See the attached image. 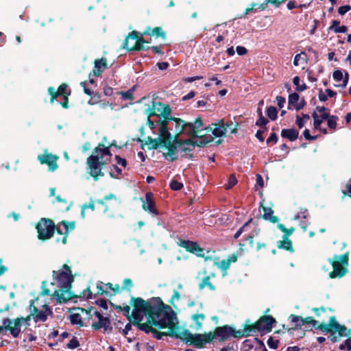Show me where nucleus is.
<instances>
[{
    "mask_svg": "<svg viewBox=\"0 0 351 351\" xmlns=\"http://www.w3.org/2000/svg\"><path fill=\"white\" fill-rule=\"evenodd\" d=\"M62 270L53 271V278L56 280L59 289L56 290L51 296L56 299L59 304L66 303L69 300L76 298L77 295L71 291V284L74 281V276L71 270V267L64 264Z\"/></svg>",
    "mask_w": 351,
    "mask_h": 351,
    "instance_id": "nucleus-1",
    "label": "nucleus"
},
{
    "mask_svg": "<svg viewBox=\"0 0 351 351\" xmlns=\"http://www.w3.org/2000/svg\"><path fill=\"white\" fill-rule=\"evenodd\" d=\"M304 324H311L315 329L319 330L324 334L329 333L328 338L332 343L339 342L343 336L350 335V329L340 324L335 316L329 317L328 323H326L323 319L319 324V321L315 320L313 317H302V325Z\"/></svg>",
    "mask_w": 351,
    "mask_h": 351,
    "instance_id": "nucleus-2",
    "label": "nucleus"
},
{
    "mask_svg": "<svg viewBox=\"0 0 351 351\" xmlns=\"http://www.w3.org/2000/svg\"><path fill=\"white\" fill-rule=\"evenodd\" d=\"M130 304L133 306V311L143 313L145 316L155 315L156 317H161V311L165 308L159 297H153L149 301L140 297H132Z\"/></svg>",
    "mask_w": 351,
    "mask_h": 351,
    "instance_id": "nucleus-3",
    "label": "nucleus"
},
{
    "mask_svg": "<svg viewBox=\"0 0 351 351\" xmlns=\"http://www.w3.org/2000/svg\"><path fill=\"white\" fill-rule=\"evenodd\" d=\"M349 252H347L342 255H334L332 258H328V262L331 264L333 270L328 274L330 278H341L348 272V266L349 261Z\"/></svg>",
    "mask_w": 351,
    "mask_h": 351,
    "instance_id": "nucleus-4",
    "label": "nucleus"
},
{
    "mask_svg": "<svg viewBox=\"0 0 351 351\" xmlns=\"http://www.w3.org/2000/svg\"><path fill=\"white\" fill-rule=\"evenodd\" d=\"M182 340L185 343L193 346L198 349L204 348L206 343H210L213 341V335L210 332L203 334H192L189 330L184 329L182 331Z\"/></svg>",
    "mask_w": 351,
    "mask_h": 351,
    "instance_id": "nucleus-5",
    "label": "nucleus"
},
{
    "mask_svg": "<svg viewBox=\"0 0 351 351\" xmlns=\"http://www.w3.org/2000/svg\"><path fill=\"white\" fill-rule=\"evenodd\" d=\"M99 157V154H93V152L86 159L88 173L95 181H97L99 177L104 176L102 169L106 163L104 160H101Z\"/></svg>",
    "mask_w": 351,
    "mask_h": 351,
    "instance_id": "nucleus-6",
    "label": "nucleus"
},
{
    "mask_svg": "<svg viewBox=\"0 0 351 351\" xmlns=\"http://www.w3.org/2000/svg\"><path fill=\"white\" fill-rule=\"evenodd\" d=\"M165 308L161 311L162 317L154 318V326H157L160 329L173 326L178 324L176 315L172 310L171 307L164 303Z\"/></svg>",
    "mask_w": 351,
    "mask_h": 351,
    "instance_id": "nucleus-7",
    "label": "nucleus"
},
{
    "mask_svg": "<svg viewBox=\"0 0 351 351\" xmlns=\"http://www.w3.org/2000/svg\"><path fill=\"white\" fill-rule=\"evenodd\" d=\"M38 233V239L46 241L51 239L54 234L56 225L53 221L48 218H41L36 226Z\"/></svg>",
    "mask_w": 351,
    "mask_h": 351,
    "instance_id": "nucleus-8",
    "label": "nucleus"
},
{
    "mask_svg": "<svg viewBox=\"0 0 351 351\" xmlns=\"http://www.w3.org/2000/svg\"><path fill=\"white\" fill-rule=\"evenodd\" d=\"M213 335V339L215 338L220 342L229 340L231 337L234 338H239L240 333L235 327L231 325H223L222 326H217L214 331L210 332Z\"/></svg>",
    "mask_w": 351,
    "mask_h": 351,
    "instance_id": "nucleus-9",
    "label": "nucleus"
},
{
    "mask_svg": "<svg viewBox=\"0 0 351 351\" xmlns=\"http://www.w3.org/2000/svg\"><path fill=\"white\" fill-rule=\"evenodd\" d=\"M79 309L82 312H86L87 314H90V313L94 311L93 315L98 319V321L92 323L91 328L93 330H99L101 328H104L106 331H111L112 330L110 318L108 317H104L101 313L97 310H95L94 307L91 306L88 310L83 308H79Z\"/></svg>",
    "mask_w": 351,
    "mask_h": 351,
    "instance_id": "nucleus-10",
    "label": "nucleus"
},
{
    "mask_svg": "<svg viewBox=\"0 0 351 351\" xmlns=\"http://www.w3.org/2000/svg\"><path fill=\"white\" fill-rule=\"evenodd\" d=\"M274 323H276V321L271 315H264L261 316L256 321L258 332H260L261 335L271 332Z\"/></svg>",
    "mask_w": 351,
    "mask_h": 351,
    "instance_id": "nucleus-11",
    "label": "nucleus"
},
{
    "mask_svg": "<svg viewBox=\"0 0 351 351\" xmlns=\"http://www.w3.org/2000/svg\"><path fill=\"white\" fill-rule=\"evenodd\" d=\"M59 157L56 155L48 153L47 150L42 154L38 155V160L42 165H47L49 167V170L51 171H56L58 167L57 160Z\"/></svg>",
    "mask_w": 351,
    "mask_h": 351,
    "instance_id": "nucleus-12",
    "label": "nucleus"
},
{
    "mask_svg": "<svg viewBox=\"0 0 351 351\" xmlns=\"http://www.w3.org/2000/svg\"><path fill=\"white\" fill-rule=\"evenodd\" d=\"M204 130H206V132H211L214 138L225 136L227 132L223 119L212 123L211 126L205 127Z\"/></svg>",
    "mask_w": 351,
    "mask_h": 351,
    "instance_id": "nucleus-13",
    "label": "nucleus"
},
{
    "mask_svg": "<svg viewBox=\"0 0 351 351\" xmlns=\"http://www.w3.org/2000/svg\"><path fill=\"white\" fill-rule=\"evenodd\" d=\"M179 246L184 248L187 252L195 254L198 257L203 258L204 256V249L201 247L197 242L189 240H180Z\"/></svg>",
    "mask_w": 351,
    "mask_h": 351,
    "instance_id": "nucleus-14",
    "label": "nucleus"
},
{
    "mask_svg": "<svg viewBox=\"0 0 351 351\" xmlns=\"http://www.w3.org/2000/svg\"><path fill=\"white\" fill-rule=\"evenodd\" d=\"M142 208L145 211L148 212L155 216L159 215L158 210L156 208V204L152 192H147L145 195V199H141Z\"/></svg>",
    "mask_w": 351,
    "mask_h": 351,
    "instance_id": "nucleus-15",
    "label": "nucleus"
},
{
    "mask_svg": "<svg viewBox=\"0 0 351 351\" xmlns=\"http://www.w3.org/2000/svg\"><path fill=\"white\" fill-rule=\"evenodd\" d=\"M156 124L159 125V138L162 145L172 141L173 136L169 130V122L165 121H157Z\"/></svg>",
    "mask_w": 351,
    "mask_h": 351,
    "instance_id": "nucleus-16",
    "label": "nucleus"
},
{
    "mask_svg": "<svg viewBox=\"0 0 351 351\" xmlns=\"http://www.w3.org/2000/svg\"><path fill=\"white\" fill-rule=\"evenodd\" d=\"M243 344L246 351H267L263 341L257 337H255L253 341L245 339Z\"/></svg>",
    "mask_w": 351,
    "mask_h": 351,
    "instance_id": "nucleus-17",
    "label": "nucleus"
},
{
    "mask_svg": "<svg viewBox=\"0 0 351 351\" xmlns=\"http://www.w3.org/2000/svg\"><path fill=\"white\" fill-rule=\"evenodd\" d=\"M156 105L158 106V108L156 109L157 112H158L157 117L160 118L158 121H165V122H169L173 117L171 115L172 110L169 105L162 102H157Z\"/></svg>",
    "mask_w": 351,
    "mask_h": 351,
    "instance_id": "nucleus-18",
    "label": "nucleus"
},
{
    "mask_svg": "<svg viewBox=\"0 0 351 351\" xmlns=\"http://www.w3.org/2000/svg\"><path fill=\"white\" fill-rule=\"evenodd\" d=\"M202 127L203 121L202 118L200 117L195 118L193 123L189 122L187 136L193 138H196L198 136V134H200L204 130V128H202Z\"/></svg>",
    "mask_w": 351,
    "mask_h": 351,
    "instance_id": "nucleus-19",
    "label": "nucleus"
},
{
    "mask_svg": "<svg viewBox=\"0 0 351 351\" xmlns=\"http://www.w3.org/2000/svg\"><path fill=\"white\" fill-rule=\"evenodd\" d=\"M53 314L52 310L51 308L45 304L43 306V310H38L36 313L34 315H32V317L36 323L38 322H45L47 319L48 315H51Z\"/></svg>",
    "mask_w": 351,
    "mask_h": 351,
    "instance_id": "nucleus-20",
    "label": "nucleus"
},
{
    "mask_svg": "<svg viewBox=\"0 0 351 351\" xmlns=\"http://www.w3.org/2000/svg\"><path fill=\"white\" fill-rule=\"evenodd\" d=\"M171 121H173L176 123L175 125V134L180 135L181 134H184L187 135V131L189 130L188 125L189 122L180 119L173 117Z\"/></svg>",
    "mask_w": 351,
    "mask_h": 351,
    "instance_id": "nucleus-21",
    "label": "nucleus"
},
{
    "mask_svg": "<svg viewBox=\"0 0 351 351\" xmlns=\"http://www.w3.org/2000/svg\"><path fill=\"white\" fill-rule=\"evenodd\" d=\"M108 68L107 60L106 58L95 59L94 61V68L93 74L96 77H99L103 71Z\"/></svg>",
    "mask_w": 351,
    "mask_h": 351,
    "instance_id": "nucleus-22",
    "label": "nucleus"
},
{
    "mask_svg": "<svg viewBox=\"0 0 351 351\" xmlns=\"http://www.w3.org/2000/svg\"><path fill=\"white\" fill-rule=\"evenodd\" d=\"M58 225H62L65 229V231L64 232V236L62 237V239L60 238L56 239V242L59 243L60 241L63 244L66 243L67 237L69 235V233L70 231H72L75 228V221H67L65 220L61 221Z\"/></svg>",
    "mask_w": 351,
    "mask_h": 351,
    "instance_id": "nucleus-23",
    "label": "nucleus"
},
{
    "mask_svg": "<svg viewBox=\"0 0 351 351\" xmlns=\"http://www.w3.org/2000/svg\"><path fill=\"white\" fill-rule=\"evenodd\" d=\"M141 36L147 35L155 36L156 38L160 37L162 39L166 38V32L161 27H156L152 29L150 27H147L146 29L141 33Z\"/></svg>",
    "mask_w": 351,
    "mask_h": 351,
    "instance_id": "nucleus-24",
    "label": "nucleus"
},
{
    "mask_svg": "<svg viewBox=\"0 0 351 351\" xmlns=\"http://www.w3.org/2000/svg\"><path fill=\"white\" fill-rule=\"evenodd\" d=\"M249 322L250 320L246 321L243 330H238L239 332L240 333L239 338H241L242 337H249L253 335L254 332H258L256 322L251 324H249Z\"/></svg>",
    "mask_w": 351,
    "mask_h": 351,
    "instance_id": "nucleus-25",
    "label": "nucleus"
},
{
    "mask_svg": "<svg viewBox=\"0 0 351 351\" xmlns=\"http://www.w3.org/2000/svg\"><path fill=\"white\" fill-rule=\"evenodd\" d=\"M32 317V316H30V314H29L25 317H19L12 320V324H13L12 331L14 332H16L17 337H19V335H20V333L21 332V327L22 326V324L23 322H25L27 325H28L29 322L31 320Z\"/></svg>",
    "mask_w": 351,
    "mask_h": 351,
    "instance_id": "nucleus-26",
    "label": "nucleus"
},
{
    "mask_svg": "<svg viewBox=\"0 0 351 351\" xmlns=\"http://www.w3.org/2000/svg\"><path fill=\"white\" fill-rule=\"evenodd\" d=\"M147 317V322L146 323H141V324H138V328L145 333H149L152 332L154 328L152 327L154 326V318H157L155 315H150Z\"/></svg>",
    "mask_w": 351,
    "mask_h": 351,
    "instance_id": "nucleus-27",
    "label": "nucleus"
},
{
    "mask_svg": "<svg viewBox=\"0 0 351 351\" xmlns=\"http://www.w3.org/2000/svg\"><path fill=\"white\" fill-rule=\"evenodd\" d=\"M162 146L165 147L168 150L167 153L163 154L164 156L171 162L176 160V151L177 147L172 144V141L163 144Z\"/></svg>",
    "mask_w": 351,
    "mask_h": 351,
    "instance_id": "nucleus-28",
    "label": "nucleus"
},
{
    "mask_svg": "<svg viewBox=\"0 0 351 351\" xmlns=\"http://www.w3.org/2000/svg\"><path fill=\"white\" fill-rule=\"evenodd\" d=\"M129 38H131L132 40H134V39H138V41L143 45L145 43H149V41H147L145 40L143 38V36L141 35V33H138V32L136 31H132L131 32L129 33V34L125 37V38L124 39L123 42V44H122V47L123 48H128V43H129L128 42V40Z\"/></svg>",
    "mask_w": 351,
    "mask_h": 351,
    "instance_id": "nucleus-29",
    "label": "nucleus"
},
{
    "mask_svg": "<svg viewBox=\"0 0 351 351\" xmlns=\"http://www.w3.org/2000/svg\"><path fill=\"white\" fill-rule=\"evenodd\" d=\"M299 135V132L295 128L282 129L281 131V136L287 138L290 141H295Z\"/></svg>",
    "mask_w": 351,
    "mask_h": 351,
    "instance_id": "nucleus-30",
    "label": "nucleus"
},
{
    "mask_svg": "<svg viewBox=\"0 0 351 351\" xmlns=\"http://www.w3.org/2000/svg\"><path fill=\"white\" fill-rule=\"evenodd\" d=\"M93 154H99L101 160H103L104 156H112L110 147L108 146L105 147L103 143H99L98 145L93 149Z\"/></svg>",
    "mask_w": 351,
    "mask_h": 351,
    "instance_id": "nucleus-31",
    "label": "nucleus"
},
{
    "mask_svg": "<svg viewBox=\"0 0 351 351\" xmlns=\"http://www.w3.org/2000/svg\"><path fill=\"white\" fill-rule=\"evenodd\" d=\"M289 320L291 323H293L295 326L293 327H291L290 329H288V332H291L292 330H296L298 329H300L302 325V317L295 315V314H291L289 317Z\"/></svg>",
    "mask_w": 351,
    "mask_h": 351,
    "instance_id": "nucleus-32",
    "label": "nucleus"
},
{
    "mask_svg": "<svg viewBox=\"0 0 351 351\" xmlns=\"http://www.w3.org/2000/svg\"><path fill=\"white\" fill-rule=\"evenodd\" d=\"M277 247L279 249L287 250L291 253L294 252L292 241L289 239H282L277 242Z\"/></svg>",
    "mask_w": 351,
    "mask_h": 351,
    "instance_id": "nucleus-33",
    "label": "nucleus"
},
{
    "mask_svg": "<svg viewBox=\"0 0 351 351\" xmlns=\"http://www.w3.org/2000/svg\"><path fill=\"white\" fill-rule=\"evenodd\" d=\"M3 330L10 331L13 337H17L16 332H14L12 331V320L10 318H4L3 319V326H0V334L3 332Z\"/></svg>",
    "mask_w": 351,
    "mask_h": 351,
    "instance_id": "nucleus-34",
    "label": "nucleus"
},
{
    "mask_svg": "<svg viewBox=\"0 0 351 351\" xmlns=\"http://www.w3.org/2000/svg\"><path fill=\"white\" fill-rule=\"evenodd\" d=\"M263 209L264 211L263 215L264 219L268 220L273 223L278 221V217L273 215L274 210L271 208L263 206Z\"/></svg>",
    "mask_w": 351,
    "mask_h": 351,
    "instance_id": "nucleus-35",
    "label": "nucleus"
},
{
    "mask_svg": "<svg viewBox=\"0 0 351 351\" xmlns=\"http://www.w3.org/2000/svg\"><path fill=\"white\" fill-rule=\"evenodd\" d=\"M198 287L199 290H202L206 287H208L210 291H215L216 289L215 286L210 281V276H204L199 283Z\"/></svg>",
    "mask_w": 351,
    "mask_h": 351,
    "instance_id": "nucleus-36",
    "label": "nucleus"
},
{
    "mask_svg": "<svg viewBox=\"0 0 351 351\" xmlns=\"http://www.w3.org/2000/svg\"><path fill=\"white\" fill-rule=\"evenodd\" d=\"M169 330L165 332H162L163 336H169L172 337H175L176 339H182V332L179 333L176 331V330L178 329V324L176 325H173V326L168 327Z\"/></svg>",
    "mask_w": 351,
    "mask_h": 351,
    "instance_id": "nucleus-37",
    "label": "nucleus"
},
{
    "mask_svg": "<svg viewBox=\"0 0 351 351\" xmlns=\"http://www.w3.org/2000/svg\"><path fill=\"white\" fill-rule=\"evenodd\" d=\"M110 199H117V197L112 194L110 193L101 199H97L96 202L104 207L103 212L106 213L108 210V206L106 204V202Z\"/></svg>",
    "mask_w": 351,
    "mask_h": 351,
    "instance_id": "nucleus-38",
    "label": "nucleus"
},
{
    "mask_svg": "<svg viewBox=\"0 0 351 351\" xmlns=\"http://www.w3.org/2000/svg\"><path fill=\"white\" fill-rule=\"evenodd\" d=\"M340 21L333 20L332 25L329 27L330 29H333L335 33H346L348 31V27L346 25L339 26Z\"/></svg>",
    "mask_w": 351,
    "mask_h": 351,
    "instance_id": "nucleus-39",
    "label": "nucleus"
},
{
    "mask_svg": "<svg viewBox=\"0 0 351 351\" xmlns=\"http://www.w3.org/2000/svg\"><path fill=\"white\" fill-rule=\"evenodd\" d=\"M145 143L150 145L148 147V149H157L160 145H162V143L159 138H152L151 136L147 137V141Z\"/></svg>",
    "mask_w": 351,
    "mask_h": 351,
    "instance_id": "nucleus-40",
    "label": "nucleus"
},
{
    "mask_svg": "<svg viewBox=\"0 0 351 351\" xmlns=\"http://www.w3.org/2000/svg\"><path fill=\"white\" fill-rule=\"evenodd\" d=\"M214 140V137L212 134H209V136H206L205 138H199L198 140L195 141V147H204L208 143H211Z\"/></svg>",
    "mask_w": 351,
    "mask_h": 351,
    "instance_id": "nucleus-41",
    "label": "nucleus"
},
{
    "mask_svg": "<svg viewBox=\"0 0 351 351\" xmlns=\"http://www.w3.org/2000/svg\"><path fill=\"white\" fill-rule=\"evenodd\" d=\"M143 313H138L133 311L132 313V322H130L132 323L134 326L138 327V324H141V322L143 319Z\"/></svg>",
    "mask_w": 351,
    "mask_h": 351,
    "instance_id": "nucleus-42",
    "label": "nucleus"
},
{
    "mask_svg": "<svg viewBox=\"0 0 351 351\" xmlns=\"http://www.w3.org/2000/svg\"><path fill=\"white\" fill-rule=\"evenodd\" d=\"M60 97L71 95V90L66 83L61 84L57 89Z\"/></svg>",
    "mask_w": 351,
    "mask_h": 351,
    "instance_id": "nucleus-43",
    "label": "nucleus"
},
{
    "mask_svg": "<svg viewBox=\"0 0 351 351\" xmlns=\"http://www.w3.org/2000/svg\"><path fill=\"white\" fill-rule=\"evenodd\" d=\"M69 320L71 324L78 325L79 327L83 326V322L79 313H72L69 315Z\"/></svg>",
    "mask_w": 351,
    "mask_h": 351,
    "instance_id": "nucleus-44",
    "label": "nucleus"
},
{
    "mask_svg": "<svg viewBox=\"0 0 351 351\" xmlns=\"http://www.w3.org/2000/svg\"><path fill=\"white\" fill-rule=\"evenodd\" d=\"M135 86L128 89L127 91H120L118 93L123 100H132L134 99L133 94L135 90Z\"/></svg>",
    "mask_w": 351,
    "mask_h": 351,
    "instance_id": "nucleus-45",
    "label": "nucleus"
},
{
    "mask_svg": "<svg viewBox=\"0 0 351 351\" xmlns=\"http://www.w3.org/2000/svg\"><path fill=\"white\" fill-rule=\"evenodd\" d=\"M267 116L272 121H275L278 117V110L276 107L270 106L266 110Z\"/></svg>",
    "mask_w": 351,
    "mask_h": 351,
    "instance_id": "nucleus-46",
    "label": "nucleus"
},
{
    "mask_svg": "<svg viewBox=\"0 0 351 351\" xmlns=\"http://www.w3.org/2000/svg\"><path fill=\"white\" fill-rule=\"evenodd\" d=\"M300 80L298 76H295L293 78V83L295 86V90L297 91L302 92L307 89V86L304 83L300 84Z\"/></svg>",
    "mask_w": 351,
    "mask_h": 351,
    "instance_id": "nucleus-47",
    "label": "nucleus"
},
{
    "mask_svg": "<svg viewBox=\"0 0 351 351\" xmlns=\"http://www.w3.org/2000/svg\"><path fill=\"white\" fill-rule=\"evenodd\" d=\"M191 318L195 323L196 330H199L200 328H202V323L199 321V319L204 320L205 319V315L203 313L194 314Z\"/></svg>",
    "mask_w": 351,
    "mask_h": 351,
    "instance_id": "nucleus-48",
    "label": "nucleus"
},
{
    "mask_svg": "<svg viewBox=\"0 0 351 351\" xmlns=\"http://www.w3.org/2000/svg\"><path fill=\"white\" fill-rule=\"evenodd\" d=\"M135 40H136L135 44L132 47H130L129 45L128 44V48H124V49H127L128 51H141L143 49H146V47H145L144 45H143L138 41V39H135Z\"/></svg>",
    "mask_w": 351,
    "mask_h": 351,
    "instance_id": "nucleus-49",
    "label": "nucleus"
},
{
    "mask_svg": "<svg viewBox=\"0 0 351 351\" xmlns=\"http://www.w3.org/2000/svg\"><path fill=\"white\" fill-rule=\"evenodd\" d=\"M339 118L336 115H332L330 119L327 121V125L328 127L332 130V131H335L337 129V121Z\"/></svg>",
    "mask_w": 351,
    "mask_h": 351,
    "instance_id": "nucleus-50",
    "label": "nucleus"
},
{
    "mask_svg": "<svg viewBox=\"0 0 351 351\" xmlns=\"http://www.w3.org/2000/svg\"><path fill=\"white\" fill-rule=\"evenodd\" d=\"M48 93L50 95V103L53 104L55 99L60 96L57 90L53 86H49L47 89Z\"/></svg>",
    "mask_w": 351,
    "mask_h": 351,
    "instance_id": "nucleus-51",
    "label": "nucleus"
},
{
    "mask_svg": "<svg viewBox=\"0 0 351 351\" xmlns=\"http://www.w3.org/2000/svg\"><path fill=\"white\" fill-rule=\"evenodd\" d=\"M350 335H348L347 336L348 337V339H346L345 340V341L343 342V343H341L339 345V348L341 350H348V351H350L351 350V337H350Z\"/></svg>",
    "mask_w": 351,
    "mask_h": 351,
    "instance_id": "nucleus-52",
    "label": "nucleus"
},
{
    "mask_svg": "<svg viewBox=\"0 0 351 351\" xmlns=\"http://www.w3.org/2000/svg\"><path fill=\"white\" fill-rule=\"evenodd\" d=\"M299 98L300 96L297 93L290 94L288 97L289 106H293L294 107V105H296Z\"/></svg>",
    "mask_w": 351,
    "mask_h": 351,
    "instance_id": "nucleus-53",
    "label": "nucleus"
},
{
    "mask_svg": "<svg viewBox=\"0 0 351 351\" xmlns=\"http://www.w3.org/2000/svg\"><path fill=\"white\" fill-rule=\"evenodd\" d=\"M237 183V180L234 174L230 176L228 183L225 184L226 189H230Z\"/></svg>",
    "mask_w": 351,
    "mask_h": 351,
    "instance_id": "nucleus-54",
    "label": "nucleus"
},
{
    "mask_svg": "<svg viewBox=\"0 0 351 351\" xmlns=\"http://www.w3.org/2000/svg\"><path fill=\"white\" fill-rule=\"evenodd\" d=\"M77 298H82V299H90L93 297V293L90 291V288L88 287L86 289H84L83 291H82L79 295H77Z\"/></svg>",
    "mask_w": 351,
    "mask_h": 351,
    "instance_id": "nucleus-55",
    "label": "nucleus"
},
{
    "mask_svg": "<svg viewBox=\"0 0 351 351\" xmlns=\"http://www.w3.org/2000/svg\"><path fill=\"white\" fill-rule=\"evenodd\" d=\"M169 187L173 191H179L183 188V184L176 180H172L170 182Z\"/></svg>",
    "mask_w": 351,
    "mask_h": 351,
    "instance_id": "nucleus-56",
    "label": "nucleus"
},
{
    "mask_svg": "<svg viewBox=\"0 0 351 351\" xmlns=\"http://www.w3.org/2000/svg\"><path fill=\"white\" fill-rule=\"evenodd\" d=\"M267 343L269 348L276 350L278 347L279 340L274 339L272 337H269Z\"/></svg>",
    "mask_w": 351,
    "mask_h": 351,
    "instance_id": "nucleus-57",
    "label": "nucleus"
},
{
    "mask_svg": "<svg viewBox=\"0 0 351 351\" xmlns=\"http://www.w3.org/2000/svg\"><path fill=\"white\" fill-rule=\"evenodd\" d=\"M79 346H80V342L77 340L76 337H73V338L66 344V348L69 349H75Z\"/></svg>",
    "mask_w": 351,
    "mask_h": 351,
    "instance_id": "nucleus-58",
    "label": "nucleus"
},
{
    "mask_svg": "<svg viewBox=\"0 0 351 351\" xmlns=\"http://www.w3.org/2000/svg\"><path fill=\"white\" fill-rule=\"evenodd\" d=\"M277 227L280 231H282L284 233V234L282 235V239H289L290 234L289 232L288 228H287L282 223H278Z\"/></svg>",
    "mask_w": 351,
    "mask_h": 351,
    "instance_id": "nucleus-59",
    "label": "nucleus"
},
{
    "mask_svg": "<svg viewBox=\"0 0 351 351\" xmlns=\"http://www.w3.org/2000/svg\"><path fill=\"white\" fill-rule=\"evenodd\" d=\"M123 314L127 317L129 322H132V314H130V307L128 305H125L122 308Z\"/></svg>",
    "mask_w": 351,
    "mask_h": 351,
    "instance_id": "nucleus-60",
    "label": "nucleus"
},
{
    "mask_svg": "<svg viewBox=\"0 0 351 351\" xmlns=\"http://www.w3.org/2000/svg\"><path fill=\"white\" fill-rule=\"evenodd\" d=\"M217 264L219 268L224 271L227 270L230 267V265L228 259H223Z\"/></svg>",
    "mask_w": 351,
    "mask_h": 351,
    "instance_id": "nucleus-61",
    "label": "nucleus"
},
{
    "mask_svg": "<svg viewBox=\"0 0 351 351\" xmlns=\"http://www.w3.org/2000/svg\"><path fill=\"white\" fill-rule=\"evenodd\" d=\"M278 140V137L277 134L275 132H272L270 134L269 138L267 139V144L269 145L271 144H276Z\"/></svg>",
    "mask_w": 351,
    "mask_h": 351,
    "instance_id": "nucleus-62",
    "label": "nucleus"
},
{
    "mask_svg": "<svg viewBox=\"0 0 351 351\" xmlns=\"http://www.w3.org/2000/svg\"><path fill=\"white\" fill-rule=\"evenodd\" d=\"M312 311L315 313V315L317 317H320L322 313H325L326 312V308L324 306H321L319 308H313Z\"/></svg>",
    "mask_w": 351,
    "mask_h": 351,
    "instance_id": "nucleus-63",
    "label": "nucleus"
},
{
    "mask_svg": "<svg viewBox=\"0 0 351 351\" xmlns=\"http://www.w3.org/2000/svg\"><path fill=\"white\" fill-rule=\"evenodd\" d=\"M268 122L269 121L265 117L261 116V117H258V119L256 120L255 125L258 127H263L266 125Z\"/></svg>",
    "mask_w": 351,
    "mask_h": 351,
    "instance_id": "nucleus-64",
    "label": "nucleus"
}]
</instances>
